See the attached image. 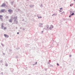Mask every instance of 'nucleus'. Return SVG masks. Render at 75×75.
Listing matches in <instances>:
<instances>
[{"label":"nucleus","instance_id":"obj_1","mask_svg":"<svg viewBox=\"0 0 75 75\" xmlns=\"http://www.w3.org/2000/svg\"><path fill=\"white\" fill-rule=\"evenodd\" d=\"M5 11V9H2L1 10V13H4Z\"/></svg>","mask_w":75,"mask_h":75},{"label":"nucleus","instance_id":"obj_2","mask_svg":"<svg viewBox=\"0 0 75 75\" xmlns=\"http://www.w3.org/2000/svg\"><path fill=\"white\" fill-rule=\"evenodd\" d=\"M4 35L5 37L6 38H8V37H9V36H8V35H7L6 34H4Z\"/></svg>","mask_w":75,"mask_h":75},{"label":"nucleus","instance_id":"obj_3","mask_svg":"<svg viewBox=\"0 0 75 75\" xmlns=\"http://www.w3.org/2000/svg\"><path fill=\"white\" fill-rule=\"evenodd\" d=\"M8 12H9V13H11V12H12V11H13V10H12L11 9L8 10Z\"/></svg>","mask_w":75,"mask_h":75},{"label":"nucleus","instance_id":"obj_4","mask_svg":"<svg viewBox=\"0 0 75 75\" xmlns=\"http://www.w3.org/2000/svg\"><path fill=\"white\" fill-rule=\"evenodd\" d=\"M1 7H5L6 6V4H3L1 5Z\"/></svg>","mask_w":75,"mask_h":75},{"label":"nucleus","instance_id":"obj_5","mask_svg":"<svg viewBox=\"0 0 75 75\" xmlns=\"http://www.w3.org/2000/svg\"><path fill=\"white\" fill-rule=\"evenodd\" d=\"M52 28H53V26L51 25L50 28V30H51Z\"/></svg>","mask_w":75,"mask_h":75},{"label":"nucleus","instance_id":"obj_6","mask_svg":"<svg viewBox=\"0 0 75 75\" xmlns=\"http://www.w3.org/2000/svg\"><path fill=\"white\" fill-rule=\"evenodd\" d=\"M2 17H3V16L2 15H0V19L1 20H3V18H2Z\"/></svg>","mask_w":75,"mask_h":75},{"label":"nucleus","instance_id":"obj_7","mask_svg":"<svg viewBox=\"0 0 75 75\" xmlns=\"http://www.w3.org/2000/svg\"><path fill=\"white\" fill-rule=\"evenodd\" d=\"M73 15H74V13H73L72 14L70 15V16H69V17H71V16H73Z\"/></svg>","mask_w":75,"mask_h":75},{"label":"nucleus","instance_id":"obj_8","mask_svg":"<svg viewBox=\"0 0 75 75\" xmlns=\"http://www.w3.org/2000/svg\"><path fill=\"white\" fill-rule=\"evenodd\" d=\"M9 21L10 23H12V20L11 19H10L9 20Z\"/></svg>","mask_w":75,"mask_h":75},{"label":"nucleus","instance_id":"obj_9","mask_svg":"<svg viewBox=\"0 0 75 75\" xmlns=\"http://www.w3.org/2000/svg\"><path fill=\"white\" fill-rule=\"evenodd\" d=\"M46 28H49V26H48V25H47V26H46Z\"/></svg>","mask_w":75,"mask_h":75},{"label":"nucleus","instance_id":"obj_10","mask_svg":"<svg viewBox=\"0 0 75 75\" xmlns=\"http://www.w3.org/2000/svg\"><path fill=\"white\" fill-rule=\"evenodd\" d=\"M4 26H3V25H1V28H3V27Z\"/></svg>","mask_w":75,"mask_h":75},{"label":"nucleus","instance_id":"obj_11","mask_svg":"<svg viewBox=\"0 0 75 75\" xmlns=\"http://www.w3.org/2000/svg\"><path fill=\"white\" fill-rule=\"evenodd\" d=\"M4 29L5 30L6 29V27H5V28H4Z\"/></svg>","mask_w":75,"mask_h":75},{"label":"nucleus","instance_id":"obj_12","mask_svg":"<svg viewBox=\"0 0 75 75\" xmlns=\"http://www.w3.org/2000/svg\"><path fill=\"white\" fill-rule=\"evenodd\" d=\"M17 34H19V33L18 32V33H17Z\"/></svg>","mask_w":75,"mask_h":75},{"label":"nucleus","instance_id":"obj_13","mask_svg":"<svg viewBox=\"0 0 75 75\" xmlns=\"http://www.w3.org/2000/svg\"><path fill=\"white\" fill-rule=\"evenodd\" d=\"M57 65H59V64H58V63H57Z\"/></svg>","mask_w":75,"mask_h":75},{"label":"nucleus","instance_id":"obj_14","mask_svg":"<svg viewBox=\"0 0 75 75\" xmlns=\"http://www.w3.org/2000/svg\"><path fill=\"white\" fill-rule=\"evenodd\" d=\"M70 7H71V6H72V5H70Z\"/></svg>","mask_w":75,"mask_h":75},{"label":"nucleus","instance_id":"obj_15","mask_svg":"<svg viewBox=\"0 0 75 75\" xmlns=\"http://www.w3.org/2000/svg\"><path fill=\"white\" fill-rule=\"evenodd\" d=\"M60 9V10H62V8H61Z\"/></svg>","mask_w":75,"mask_h":75},{"label":"nucleus","instance_id":"obj_16","mask_svg":"<svg viewBox=\"0 0 75 75\" xmlns=\"http://www.w3.org/2000/svg\"><path fill=\"white\" fill-rule=\"evenodd\" d=\"M70 14H71V13H72V12H70Z\"/></svg>","mask_w":75,"mask_h":75},{"label":"nucleus","instance_id":"obj_17","mask_svg":"<svg viewBox=\"0 0 75 75\" xmlns=\"http://www.w3.org/2000/svg\"><path fill=\"white\" fill-rule=\"evenodd\" d=\"M70 57H71V55H70Z\"/></svg>","mask_w":75,"mask_h":75},{"label":"nucleus","instance_id":"obj_18","mask_svg":"<svg viewBox=\"0 0 75 75\" xmlns=\"http://www.w3.org/2000/svg\"><path fill=\"white\" fill-rule=\"evenodd\" d=\"M74 0V1H75V0Z\"/></svg>","mask_w":75,"mask_h":75}]
</instances>
